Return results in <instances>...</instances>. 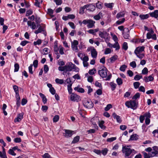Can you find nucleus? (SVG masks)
Segmentation results:
<instances>
[{
	"mask_svg": "<svg viewBox=\"0 0 158 158\" xmlns=\"http://www.w3.org/2000/svg\"><path fill=\"white\" fill-rule=\"evenodd\" d=\"M112 116H113L114 119H116L117 122L119 123H121L122 122V120L120 118V117L117 115L115 113H114L112 114Z\"/></svg>",
	"mask_w": 158,
	"mask_h": 158,
	"instance_id": "14",
	"label": "nucleus"
},
{
	"mask_svg": "<svg viewBox=\"0 0 158 158\" xmlns=\"http://www.w3.org/2000/svg\"><path fill=\"white\" fill-rule=\"evenodd\" d=\"M72 78L71 77H69L67 78L65 82H66L67 84H72V85L73 84V82H72Z\"/></svg>",
	"mask_w": 158,
	"mask_h": 158,
	"instance_id": "46",
	"label": "nucleus"
},
{
	"mask_svg": "<svg viewBox=\"0 0 158 158\" xmlns=\"http://www.w3.org/2000/svg\"><path fill=\"white\" fill-rule=\"evenodd\" d=\"M41 43V40L40 39H38L36 41H34L33 43V44L34 45H39Z\"/></svg>",
	"mask_w": 158,
	"mask_h": 158,
	"instance_id": "60",
	"label": "nucleus"
},
{
	"mask_svg": "<svg viewBox=\"0 0 158 158\" xmlns=\"http://www.w3.org/2000/svg\"><path fill=\"white\" fill-rule=\"evenodd\" d=\"M29 43H30V42L28 41H27L23 40V41H22L21 42V43H20V44L21 45H22L23 46H25L26 44H27Z\"/></svg>",
	"mask_w": 158,
	"mask_h": 158,
	"instance_id": "57",
	"label": "nucleus"
},
{
	"mask_svg": "<svg viewBox=\"0 0 158 158\" xmlns=\"http://www.w3.org/2000/svg\"><path fill=\"white\" fill-rule=\"evenodd\" d=\"M32 66L33 65L31 64L28 67L29 72L31 74H32L33 73V72L32 71Z\"/></svg>",
	"mask_w": 158,
	"mask_h": 158,
	"instance_id": "61",
	"label": "nucleus"
},
{
	"mask_svg": "<svg viewBox=\"0 0 158 158\" xmlns=\"http://www.w3.org/2000/svg\"><path fill=\"white\" fill-rule=\"evenodd\" d=\"M128 48V46L127 43L125 42H124L123 44L122 48L126 51L127 49Z\"/></svg>",
	"mask_w": 158,
	"mask_h": 158,
	"instance_id": "49",
	"label": "nucleus"
},
{
	"mask_svg": "<svg viewBox=\"0 0 158 158\" xmlns=\"http://www.w3.org/2000/svg\"><path fill=\"white\" fill-rule=\"evenodd\" d=\"M127 67V66L125 64L123 65L120 66L119 69L121 71L124 72L125 71Z\"/></svg>",
	"mask_w": 158,
	"mask_h": 158,
	"instance_id": "55",
	"label": "nucleus"
},
{
	"mask_svg": "<svg viewBox=\"0 0 158 158\" xmlns=\"http://www.w3.org/2000/svg\"><path fill=\"white\" fill-rule=\"evenodd\" d=\"M72 85L71 83L68 85H67L68 90L69 94H72L73 90L72 89Z\"/></svg>",
	"mask_w": 158,
	"mask_h": 158,
	"instance_id": "39",
	"label": "nucleus"
},
{
	"mask_svg": "<svg viewBox=\"0 0 158 158\" xmlns=\"http://www.w3.org/2000/svg\"><path fill=\"white\" fill-rule=\"evenodd\" d=\"M13 88L15 93H18L19 92V87L16 85H14L13 86Z\"/></svg>",
	"mask_w": 158,
	"mask_h": 158,
	"instance_id": "58",
	"label": "nucleus"
},
{
	"mask_svg": "<svg viewBox=\"0 0 158 158\" xmlns=\"http://www.w3.org/2000/svg\"><path fill=\"white\" fill-rule=\"evenodd\" d=\"M148 72V69L146 67H145L142 71V73L144 75L147 74Z\"/></svg>",
	"mask_w": 158,
	"mask_h": 158,
	"instance_id": "52",
	"label": "nucleus"
},
{
	"mask_svg": "<svg viewBox=\"0 0 158 158\" xmlns=\"http://www.w3.org/2000/svg\"><path fill=\"white\" fill-rule=\"evenodd\" d=\"M138 136L136 134H133L131 135L130 139L131 140H137L138 139Z\"/></svg>",
	"mask_w": 158,
	"mask_h": 158,
	"instance_id": "25",
	"label": "nucleus"
},
{
	"mask_svg": "<svg viewBox=\"0 0 158 158\" xmlns=\"http://www.w3.org/2000/svg\"><path fill=\"white\" fill-rule=\"evenodd\" d=\"M98 122L99 123L98 125L99 127L102 129H105L106 127L103 125L105 122L104 121H102L101 122H100L99 120L98 121Z\"/></svg>",
	"mask_w": 158,
	"mask_h": 158,
	"instance_id": "24",
	"label": "nucleus"
},
{
	"mask_svg": "<svg viewBox=\"0 0 158 158\" xmlns=\"http://www.w3.org/2000/svg\"><path fill=\"white\" fill-rule=\"evenodd\" d=\"M42 157L43 158H51L50 155L48 153H45L43 155Z\"/></svg>",
	"mask_w": 158,
	"mask_h": 158,
	"instance_id": "64",
	"label": "nucleus"
},
{
	"mask_svg": "<svg viewBox=\"0 0 158 158\" xmlns=\"http://www.w3.org/2000/svg\"><path fill=\"white\" fill-rule=\"evenodd\" d=\"M96 7L98 9H102L103 7L102 3L100 2L99 1H98L96 3Z\"/></svg>",
	"mask_w": 158,
	"mask_h": 158,
	"instance_id": "30",
	"label": "nucleus"
},
{
	"mask_svg": "<svg viewBox=\"0 0 158 158\" xmlns=\"http://www.w3.org/2000/svg\"><path fill=\"white\" fill-rule=\"evenodd\" d=\"M144 46H141L135 49L134 53L135 54L137 53H139L140 52L144 51Z\"/></svg>",
	"mask_w": 158,
	"mask_h": 158,
	"instance_id": "13",
	"label": "nucleus"
},
{
	"mask_svg": "<svg viewBox=\"0 0 158 158\" xmlns=\"http://www.w3.org/2000/svg\"><path fill=\"white\" fill-rule=\"evenodd\" d=\"M59 119V116L58 115H56L53 118V122H56L58 121Z\"/></svg>",
	"mask_w": 158,
	"mask_h": 158,
	"instance_id": "48",
	"label": "nucleus"
},
{
	"mask_svg": "<svg viewBox=\"0 0 158 158\" xmlns=\"http://www.w3.org/2000/svg\"><path fill=\"white\" fill-rule=\"evenodd\" d=\"M152 151L151 152L152 156L158 157V147L155 146L152 147Z\"/></svg>",
	"mask_w": 158,
	"mask_h": 158,
	"instance_id": "7",
	"label": "nucleus"
},
{
	"mask_svg": "<svg viewBox=\"0 0 158 158\" xmlns=\"http://www.w3.org/2000/svg\"><path fill=\"white\" fill-rule=\"evenodd\" d=\"M39 95L42 99L43 102L44 104H46L47 102V99L44 95L41 93H39Z\"/></svg>",
	"mask_w": 158,
	"mask_h": 158,
	"instance_id": "21",
	"label": "nucleus"
},
{
	"mask_svg": "<svg viewBox=\"0 0 158 158\" xmlns=\"http://www.w3.org/2000/svg\"><path fill=\"white\" fill-rule=\"evenodd\" d=\"M91 55L92 57L96 58L97 56V52L95 49L94 48L91 51Z\"/></svg>",
	"mask_w": 158,
	"mask_h": 158,
	"instance_id": "20",
	"label": "nucleus"
},
{
	"mask_svg": "<svg viewBox=\"0 0 158 158\" xmlns=\"http://www.w3.org/2000/svg\"><path fill=\"white\" fill-rule=\"evenodd\" d=\"M142 78V76H140L139 75H136L134 77V79L136 81H138L140 79Z\"/></svg>",
	"mask_w": 158,
	"mask_h": 158,
	"instance_id": "54",
	"label": "nucleus"
},
{
	"mask_svg": "<svg viewBox=\"0 0 158 158\" xmlns=\"http://www.w3.org/2000/svg\"><path fill=\"white\" fill-rule=\"evenodd\" d=\"M125 14V12L124 11H123L118 13L116 16L117 18L118 19L119 18L124 17Z\"/></svg>",
	"mask_w": 158,
	"mask_h": 158,
	"instance_id": "23",
	"label": "nucleus"
},
{
	"mask_svg": "<svg viewBox=\"0 0 158 158\" xmlns=\"http://www.w3.org/2000/svg\"><path fill=\"white\" fill-rule=\"evenodd\" d=\"M88 73L90 75H93L96 73V70L94 68L92 69L89 70Z\"/></svg>",
	"mask_w": 158,
	"mask_h": 158,
	"instance_id": "40",
	"label": "nucleus"
},
{
	"mask_svg": "<svg viewBox=\"0 0 158 158\" xmlns=\"http://www.w3.org/2000/svg\"><path fill=\"white\" fill-rule=\"evenodd\" d=\"M64 66L65 72H69L72 70V67L71 66V65H70V63L69 65H65Z\"/></svg>",
	"mask_w": 158,
	"mask_h": 158,
	"instance_id": "22",
	"label": "nucleus"
},
{
	"mask_svg": "<svg viewBox=\"0 0 158 158\" xmlns=\"http://www.w3.org/2000/svg\"><path fill=\"white\" fill-rule=\"evenodd\" d=\"M74 89L80 93H83L85 92L84 89L81 88H78V87H75Z\"/></svg>",
	"mask_w": 158,
	"mask_h": 158,
	"instance_id": "28",
	"label": "nucleus"
},
{
	"mask_svg": "<svg viewBox=\"0 0 158 158\" xmlns=\"http://www.w3.org/2000/svg\"><path fill=\"white\" fill-rule=\"evenodd\" d=\"M105 6L107 8H110L113 7L114 3H105L104 4Z\"/></svg>",
	"mask_w": 158,
	"mask_h": 158,
	"instance_id": "43",
	"label": "nucleus"
},
{
	"mask_svg": "<svg viewBox=\"0 0 158 158\" xmlns=\"http://www.w3.org/2000/svg\"><path fill=\"white\" fill-rule=\"evenodd\" d=\"M95 22L91 19H85L82 21V23L85 24H87V27L89 28H92L95 26Z\"/></svg>",
	"mask_w": 158,
	"mask_h": 158,
	"instance_id": "4",
	"label": "nucleus"
},
{
	"mask_svg": "<svg viewBox=\"0 0 158 158\" xmlns=\"http://www.w3.org/2000/svg\"><path fill=\"white\" fill-rule=\"evenodd\" d=\"M116 82L118 85H121L123 83L122 79L120 78H118L116 79Z\"/></svg>",
	"mask_w": 158,
	"mask_h": 158,
	"instance_id": "45",
	"label": "nucleus"
},
{
	"mask_svg": "<svg viewBox=\"0 0 158 158\" xmlns=\"http://www.w3.org/2000/svg\"><path fill=\"white\" fill-rule=\"evenodd\" d=\"M149 15L151 17H154L155 19H157L158 17V10H154L153 12L150 13Z\"/></svg>",
	"mask_w": 158,
	"mask_h": 158,
	"instance_id": "15",
	"label": "nucleus"
},
{
	"mask_svg": "<svg viewBox=\"0 0 158 158\" xmlns=\"http://www.w3.org/2000/svg\"><path fill=\"white\" fill-rule=\"evenodd\" d=\"M112 47L115 48L116 50H118L120 48V46L118 44V42H116L115 44L113 45Z\"/></svg>",
	"mask_w": 158,
	"mask_h": 158,
	"instance_id": "37",
	"label": "nucleus"
},
{
	"mask_svg": "<svg viewBox=\"0 0 158 158\" xmlns=\"http://www.w3.org/2000/svg\"><path fill=\"white\" fill-rule=\"evenodd\" d=\"M14 141L15 143H19L21 142L22 140L20 138L17 137L15 138Z\"/></svg>",
	"mask_w": 158,
	"mask_h": 158,
	"instance_id": "63",
	"label": "nucleus"
},
{
	"mask_svg": "<svg viewBox=\"0 0 158 158\" xmlns=\"http://www.w3.org/2000/svg\"><path fill=\"white\" fill-rule=\"evenodd\" d=\"M38 61L37 60H35L33 62V65L34 67L35 68H36L38 65Z\"/></svg>",
	"mask_w": 158,
	"mask_h": 158,
	"instance_id": "56",
	"label": "nucleus"
},
{
	"mask_svg": "<svg viewBox=\"0 0 158 158\" xmlns=\"http://www.w3.org/2000/svg\"><path fill=\"white\" fill-rule=\"evenodd\" d=\"M112 108V105L111 104H108L106 107L104 108V110L106 111H107L109 110L110 108Z\"/></svg>",
	"mask_w": 158,
	"mask_h": 158,
	"instance_id": "53",
	"label": "nucleus"
},
{
	"mask_svg": "<svg viewBox=\"0 0 158 158\" xmlns=\"http://www.w3.org/2000/svg\"><path fill=\"white\" fill-rule=\"evenodd\" d=\"M141 20H143L148 19L149 17V14L140 15L139 16Z\"/></svg>",
	"mask_w": 158,
	"mask_h": 158,
	"instance_id": "26",
	"label": "nucleus"
},
{
	"mask_svg": "<svg viewBox=\"0 0 158 158\" xmlns=\"http://www.w3.org/2000/svg\"><path fill=\"white\" fill-rule=\"evenodd\" d=\"M154 79V77H152L151 75L148 77H144V80L145 81V82H147L149 81H153Z\"/></svg>",
	"mask_w": 158,
	"mask_h": 158,
	"instance_id": "19",
	"label": "nucleus"
},
{
	"mask_svg": "<svg viewBox=\"0 0 158 158\" xmlns=\"http://www.w3.org/2000/svg\"><path fill=\"white\" fill-rule=\"evenodd\" d=\"M130 65L133 68H135L136 67V62L135 61H133L130 63Z\"/></svg>",
	"mask_w": 158,
	"mask_h": 158,
	"instance_id": "62",
	"label": "nucleus"
},
{
	"mask_svg": "<svg viewBox=\"0 0 158 158\" xmlns=\"http://www.w3.org/2000/svg\"><path fill=\"white\" fill-rule=\"evenodd\" d=\"M140 94L139 93H137L132 97V99L133 100H136L137 99L139 98H140Z\"/></svg>",
	"mask_w": 158,
	"mask_h": 158,
	"instance_id": "35",
	"label": "nucleus"
},
{
	"mask_svg": "<svg viewBox=\"0 0 158 158\" xmlns=\"http://www.w3.org/2000/svg\"><path fill=\"white\" fill-rule=\"evenodd\" d=\"M140 83L139 82L136 81L134 83L133 85L135 89H137L139 88Z\"/></svg>",
	"mask_w": 158,
	"mask_h": 158,
	"instance_id": "47",
	"label": "nucleus"
},
{
	"mask_svg": "<svg viewBox=\"0 0 158 158\" xmlns=\"http://www.w3.org/2000/svg\"><path fill=\"white\" fill-rule=\"evenodd\" d=\"M125 105L128 108H131L135 110L137 108L138 102L135 100L127 101L126 102Z\"/></svg>",
	"mask_w": 158,
	"mask_h": 158,
	"instance_id": "3",
	"label": "nucleus"
},
{
	"mask_svg": "<svg viewBox=\"0 0 158 158\" xmlns=\"http://www.w3.org/2000/svg\"><path fill=\"white\" fill-rule=\"evenodd\" d=\"M109 35V34L106 31H99V35L100 37L103 38L105 39L106 40V39H107L108 36Z\"/></svg>",
	"mask_w": 158,
	"mask_h": 158,
	"instance_id": "8",
	"label": "nucleus"
},
{
	"mask_svg": "<svg viewBox=\"0 0 158 158\" xmlns=\"http://www.w3.org/2000/svg\"><path fill=\"white\" fill-rule=\"evenodd\" d=\"M37 27H39L37 30L35 31V34H37L40 33L42 31H44V27L41 26L40 25V26Z\"/></svg>",
	"mask_w": 158,
	"mask_h": 158,
	"instance_id": "18",
	"label": "nucleus"
},
{
	"mask_svg": "<svg viewBox=\"0 0 158 158\" xmlns=\"http://www.w3.org/2000/svg\"><path fill=\"white\" fill-rule=\"evenodd\" d=\"M118 56L117 55H114L110 58V62L113 63L117 60Z\"/></svg>",
	"mask_w": 158,
	"mask_h": 158,
	"instance_id": "32",
	"label": "nucleus"
},
{
	"mask_svg": "<svg viewBox=\"0 0 158 158\" xmlns=\"http://www.w3.org/2000/svg\"><path fill=\"white\" fill-rule=\"evenodd\" d=\"M35 21L36 22V24H37V26H40V23L42 21L40 19V18L38 17H36L35 18Z\"/></svg>",
	"mask_w": 158,
	"mask_h": 158,
	"instance_id": "27",
	"label": "nucleus"
},
{
	"mask_svg": "<svg viewBox=\"0 0 158 158\" xmlns=\"http://www.w3.org/2000/svg\"><path fill=\"white\" fill-rule=\"evenodd\" d=\"M110 85L111 86L112 90L114 91L116 88V84L113 82H111L110 83Z\"/></svg>",
	"mask_w": 158,
	"mask_h": 158,
	"instance_id": "31",
	"label": "nucleus"
},
{
	"mask_svg": "<svg viewBox=\"0 0 158 158\" xmlns=\"http://www.w3.org/2000/svg\"><path fill=\"white\" fill-rule=\"evenodd\" d=\"M154 31L152 30L150 32H148L147 34V38L148 39L151 38L152 36V33Z\"/></svg>",
	"mask_w": 158,
	"mask_h": 158,
	"instance_id": "50",
	"label": "nucleus"
},
{
	"mask_svg": "<svg viewBox=\"0 0 158 158\" xmlns=\"http://www.w3.org/2000/svg\"><path fill=\"white\" fill-rule=\"evenodd\" d=\"M125 19L123 18L121 19H119L116 22V24L117 25H119L123 23L125 21Z\"/></svg>",
	"mask_w": 158,
	"mask_h": 158,
	"instance_id": "38",
	"label": "nucleus"
},
{
	"mask_svg": "<svg viewBox=\"0 0 158 158\" xmlns=\"http://www.w3.org/2000/svg\"><path fill=\"white\" fill-rule=\"evenodd\" d=\"M14 72H18L19 68V66L18 64L16 63H15L14 64Z\"/></svg>",
	"mask_w": 158,
	"mask_h": 158,
	"instance_id": "41",
	"label": "nucleus"
},
{
	"mask_svg": "<svg viewBox=\"0 0 158 158\" xmlns=\"http://www.w3.org/2000/svg\"><path fill=\"white\" fill-rule=\"evenodd\" d=\"M83 103L85 107L88 109H91L94 106V104L90 99H85Z\"/></svg>",
	"mask_w": 158,
	"mask_h": 158,
	"instance_id": "5",
	"label": "nucleus"
},
{
	"mask_svg": "<svg viewBox=\"0 0 158 158\" xmlns=\"http://www.w3.org/2000/svg\"><path fill=\"white\" fill-rule=\"evenodd\" d=\"M102 13L101 12H99L98 14L94 16V19L96 20H99L101 19L100 15H102Z\"/></svg>",
	"mask_w": 158,
	"mask_h": 158,
	"instance_id": "33",
	"label": "nucleus"
},
{
	"mask_svg": "<svg viewBox=\"0 0 158 158\" xmlns=\"http://www.w3.org/2000/svg\"><path fill=\"white\" fill-rule=\"evenodd\" d=\"M135 152L134 149H131L128 146H123L122 148V152L124 156L126 158H132L133 154L131 155L133 152Z\"/></svg>",
	"mask_w": 158,
	"mask_h": 158,
	"instance_id": "1",
	"label": "nucleus"
},
{
	"mask_svg": "<svg viewBox=\"0 0 158 158\" xmlns=\"http://www.w3.org/2000/svg\"><path fill=\"white\" fill-rule=\"evenodd\" d=\"M79 139L80 136H77L74 138L73 140L72 141V143H76L79 141Z\"/></svg>",
	"mask_w": 158,
	"mask_h": 158,
	"instance_id": "34",
	"label": "nucleus"
},
{
	"mask_svg": "<svg viewBox=\"0 0 158 158\" xmlns=\"http://www.w3.org/2000/svg\"><path fill=\"white\" fill-rule=\"evenodd\" d=\"M27 25L31 27V28L32 29H35L36 27V25L34 22H32L30 20L28 21L27 22Z\"/></svg>",
	"mask_w": 158,
	"mask_h": 158,
	"instance_id": "16",
	"label": "nucleus"
},
{
	"mask_svg": "<svg viewBox=\"0 0 158 158\" xmlns=\"http://www.w3.org/2000/svg\"><path fill=\"white\" fill-rule=\"evenodd\" d=\"M85 6H86V9L90 11H94L96 8L95 6L92 4H87Z\"/></svg>",
	"mask_w": 158,
	"mask_h": 158,
	"instance_id": "10",
	"label": "nucleus"
},
{
	"mask_svg": "<svg viewBox=\"0 0 158 158\" xmlns=\"http://www.w3.org/2000/svg\"><path fill=\"white\" fill-rule=\"evenodd\" d=\"M98 119L97 118H92L91 120V122L92 123V124L93 125V127L97 130H98V127L96 123V122L95 121H96L98 122Z\"/></svg>",
	"mask_w": 158,
	"mask_h": 158,
	"instance_id": "11",
	"label": "nucleus"
},
{
	"mask_svg": "<svg viewBox=\"0 0 158 158\" xmlns=\"http://www.w3.org/2000/svg\"><path fill=\"white\" fill-rule=\"evenodd\" d=\"M48 14L52 17H53V11L52 9L49 8L48 9Z\"/></svg>",
	"mask_w": 158,
	"mask_h": 158,
	"instance_id": "44",
	"label": "nucleus"
},
{
	"mask_svg": "<svg viewBox=\"0 0 158 158\" xmlns=\"http://www.w3.org/2000/svg\"><path fill=\"white\" fill-rule=\"evenodd\" d=\"M78 44V41L76 40H73L71 43V47L73 50H78L77 45Z\"/></svg>",
	"mask_w": 158,
	"mask_h": 158,
	"instance_id": "12",
	"label": "nucleus"
},
{
	"mask_svg": "<svg viewBox=\"0 0 158 158\" xmlns=\"http://www.w3.org/2000/svg\"><path fill=\"white\" fill-rule=\"evenodd\" d=\"M55 81L56 83L59 84H62L64 83V81L62 79H59L56 78L55 80Z\"/></svg>",
	"mask_w": 158,
	"mask_h": 158,
	"instance_id": "42",
	"label": "nucleus"
},
{
	"mask_svg": "<svg viewBox=\"0 0 158 158\" xmlns=\"http://www.w3.org/2000/svg\"><path fill=\"white\" fill-rule=\"evenodd\" d=\"M143 116H144V117H145L146 118H150L151 117V114L149 112H146L145 113Z\"/></svg>",
	"mask_w": 158,
	"mask_h": 158,
	"instance_id": "59",
	"label": "nucleus"
},
{
	"mask_svg": "<svg viewBox=\"0 0 158 158\" xmlns=\"http://www.w3.org/2000/svg\"><path fill=\"white\" fill-rule=\"evenodd\" d=\"M65 133H63L64 136L66 138L70 137L72 136L73 135V131L69 130L64 129Z\"/></svg>",
	"mask_w": 158,
	"mask_h": 158,
	"instance_id": "9",
	"label": "nucleus"
},
{
	"mask_svg": "<svg viewBox=\"0 0 158 158\" xmlns=\"http://www.w3.org/2000/svg\"><path fill=\"white\" fill-rule=\"evenodd\" d=\"M142 153L143 154L144 158H150L151 157H153V156H151V152L149 154H148L146 152H142Z\"/></svg>",
	"mask_w": 158,
	"mask_h": 158,
	"instance_id": "29",
	"label": "nucleus"
},
{
	"mask_svg": "<svg viewBox=\"0 0 158 158\" xmlns=\"http://www.w3.org/2000/svg\"><path fill=\"white\" fill-rule=\"evenodd\" d=\"M70 99L73 102H78L81 100L80 96L74 93L71 94L70 96Z\"/></svg>",
	"mask_w": 158,
	"mask_h": 158,
	"instance_id": "6",
	"label": "nucleus"
},
{
	"mask_svg": "<svg viewBox=\"0 0 158 158\" xmlns=\"http://www.w3.org/2000/svg\"><path fill=\"white\" fill-rule=\"evenodd\" d=\"M99 30V29L98 28H97L96 29H90L87 31L89 33L92 34L93 35H95L96 34V33Z\"/></svg>",
	"mask_w": 158,
	"mask_h": 158,
	"instance_id": "17",
	"label": "nucleus"
},
{
	"mask_svg": "<svg viewBox=\"0 0 158 158\" xmlns=\"http://www.w3.org/2000/svg\"><path fill=\"white\" fill-rule=\"evenodd\" d=\"M86 9V6L84 5L83 6L81 7L80 8L79 13L80 14H82L84 13V10Z\"/></svg>",
	"mask_w": 158,
	"mask_h": 158,
	"instance_id": "36",
	"label": "nucleus"
},
{
	"mask_svg": "<svg viewBox=\"0 0 158 158\" xmlns=\"http://www.w3.org/2000/svg\"><path fill=\"white\" fill-rule=\"evenodd\" d=\"M14 151L12 149H10L8 150V153L11 155L15 156L16 155V154L14 152Z\"/></svg>",
	"mask_w": 158,
	"mask_h": 158,
	"instance_id": "51",
	"label": "nucleus"
},
{
	"mask_svg": "<svg viewBox=\"0 0 158 158\" xmlns=\"http://www.w3.org/2000/svg\"><path fill=\"white\" fill-rule=\"evenodd\" d=\"M107 71L108 70L106 67H103L101 70L98 71V74L101 77L106 78L105 79L106 81L110 80L112 77L111 74H109L107 76Z\"/></svg>",
	"mask_w": 158,
	"mask_h": 158,
	"instance_id": "2",
	"label": "nucleus"
}]
</instances>
